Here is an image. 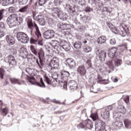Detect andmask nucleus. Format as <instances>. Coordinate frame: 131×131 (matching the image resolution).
Masks as SVG:
<instances>
[{
    "label": "nucleus",
    "instance_id": "obj_1",
    "mask_svg": "<svg viewBox=\"0 0 131 131\" xmlns=\"http://www.w3.org/2000/svg\"><path fill=\"white\" fill-rule=\"evenodd\" d=\"M23 21V18L20 14L12 13L7 18L6 22L10 28L19 26Z\"/></svg>",
    "mask_w": 131,
    "mask_h": 131
},
{
    "label": "nucleus",
    "instance_id": "obj_2",
    "mask_svg": "<svg viewBox=\"0 0 131 131\" xmlns=\"http://www.w3.org/2000/svg\"><path fill=\"white\" fill-rule=\"evenodd\" d=\"M27 25L28 26V29L31 30V33H32V31H33V27H34L36 29L35 35L37 36L38 38L41 37V33L39 31V28L35 23V22H32V20L31 19H28L27 21Z\"/></svg>",
    "mask_w": 131,
    "mask_h": 131
},
{
    "label": "nucleus",
    "instance_id": "obj_3",
    "mask_svg": "<svg viewBox=\"0 0 131 131\" xmlns=\"http://www.w3.org/2000/svg\"><path fill=\"white\" fill-rule=\"evenodd\" d=\"M26 79L31 84H34L35 85H37L40 88H46V84H45V82L42 80V78H40V82L41 84H40L39 82L35 81V78H34V77L27 76L26 77Z\"/></svg>",
    "mask_w": 131,
    "mask_h": 131
},
{
    "label": "nucleus",
    "instance_id": "obj_4",
    "mask_svg": "<svg viewBox=\"0 0 131 131\" xmlns=\"http://www.w3.org/2000/svg\"><path fill=\"white\" fill-rule=\"evenodd\" d=\"M16 37L18 41H20L22 43H27L29 40L28 35L24 32H18L17 33Z\"/></svg>",
    "mask_w": 131,
    "mask_h": 131
},
{
    "label": "nucleus",
    "instance_id": "obj_5",
    "mask_svg": "<svg viewBox=\"0 0 131 131\" xmlns=\"http://www.w3.org/2000/svg\"><path fill=\"white\" fill-rule=\"evenodd\" d=\"M64 89L69 88L71 90H77V83L75 80H70L68 82L63 83Z\"/></svg>",
    "mask_w": 131,
    "mask_h": 131
},
{
    "label": "nucleus",
    "instance_id": "obj_6",
    "mask_svg": "<svg viewBox=\"0 0 131 131\" xmlns=\"http://www.w3.org/2000/svg\"><path fill=\"white\" fill-rule=\"evenodd\" d=\"M66 64L67 67H69L70 69H73L76 67V63L73 59L70 58H68L66 60Z\"/></svg>",
    "mask_w": 131,
    "mask_h": 131
},
{
    "label": "nucleus",
    "instance_id": "obj_7",
    "mask_svg": "<svg viewBox=\"0 0 131 131\" xmlns=\"http://www.w3.org/2000/svg\"><path fill=\"white\" fill-rule=\"evenodd\" d=\"M105 125V122L101 120H99L95 124V130L96 131H105L104 129V126Z\"/></svg>",
    "mask_w": 131,
    "mask_h": 131
},
{
    "label": "nucleus",
    "instance_id": "obj_8",
    "mask_svg": "<svg viewBox=\"0 0 131 131\" xmlns=\"http://www.w3.org/2000/svg\"><path fill=\"white\" fill-rule=\"evenodd\" d=\"M77 72L80 76H84L86 74V69L83 64L79 66L77 69Z\"/></svg>",
    "mask_w": 131,
    "mask_h": 131
},
{
    "label": "nucleus",
    "instance_id": "obj_9",
    "mask_svg": "<svg viewBox=\"0 0 131 131\" xmlns=\"http://www.w3.org/2000/svg\"><path fill=\"white\" fill-rule=\"evenodd\" d=\"M44 38L46 39H50V38H53L55 36V31L54 30H50L45 31L43 34Z\"/></svg>",
    "mask_w": 131,
    "mask_h": 131
},
{
    "label": "nucleus",
    "instance_id": "obj_10",
    "mask_svg": "<svg viewBox=\"0 0 131 131\" xmlns=\"http://www.w3.org/2000/svg\"><path fill=\"white\" fill-rule=\"evenodd\" d=\"M54 16H57L58 18H60L61 20H62L63 21L67 19V15L66 14V13H64L59 10H57L55 12Z\"/></svg>",
    "mask_w": 131,
    "mask_h": 131
},
{
    "label": "nucleus",
    "instance_id": "obj_11",
    "mask_svg": "<svg viewBox=\"0 0 131 131\" xmlns=\"http://www.w3.org/2000/svg\"><path fill=\"white\" fill-rule=\"evenodd\" d=\"M8 61L10 66L15 67L17 65V61L15 59V57L13 55H9L8 57Z\"/></svg>",
    "mask_w": 131,
    "mask_h": 131
},
{
    "label": "nucleus",
    "instance_id": "obj_12",
    "mask_svg": "<svg viewBox=\"0 0 131 131\" xmlns=\"http://www.w3.org/2000/svg\"><path fill=\"white\" fill-rule=\"evenodd\" d=\"M6 40L9 46H13L15 44V38L11 35H7Z\"/></svg>",
    "mask_w": 131,
    "mask_h": 131
},
{
    "label": "nucleus",
    "instance_id": "obj_13",
    "mask_svg": "<svg viewBox=\"0 0 131 131\" xmlns=\"http://www.w3.org/2000/svg\"><path fill=\"white\" fill-rule=\"evenodd\" d=\"M121 30L120 31V35L121 36H122L123 37H124L126 34H129V29L128 28L126 27V28H124L123 27H121Z\"/></svg>",
    "mask_w": 131,
    "mask_h": 131
},
{
    "label": "nucleus",
    "instance_id": "obj_14",
    "mask_svg": "<svg viewBox=\"0 0 131 131\" xmlns=\"http://www.w3.org/2000/svg\"><path fill=\"white\" fill-rule=\"evenodd\" d=\"M117 52V48L113 47L112 49L110 50V52L108 53V57L111 59H113L115 56V54Z\"/></svg>",
    "mask_w": 131,
    "mask_h": 131
},
{
    "label": "nucleus",
    "instance_id": "obj_15",
    "mask_svg": "<svg viewBox=\"0 0 131 131\" xmlns=\"http://www.w3.org/2000/svg\"><path fill=\"white\" fill-rule=\"evenodd\" d=\"M106 52L104 51H101L99 53V56H98V58L100 61H101V62H102V61H105V59H106Z\"/></svg>",
    "mask_w": 131,
    "mask_h": 131
},
{
    "label": "nucleus",
    "instance_id": "obj_16",
    "mask_svg": "<svg viewBox=\"0 0 131 131\" xmlns=\"http://www.w3.org/2000/svg\"><path fill=\"white\" fill-rule=\"evenodd\" d=\"M50 65L51 67L55 66L57 67L59 65V59L58 58H54L53 59H51L50 62Z\"/></svg>",
    "mask_w": 131,
    "mask_h": 131
},
{
    "label": "nucleus",
    "instance_id": "obj_17",
    "mask_svg": "<svg viewBox=\"0 0 131 131\" xmlns=\"http://www.w3.org/2000/svg\"><path fill=\"white\" fill-rule=\"evenodd\" d=\"M2 4V6H8L14 4V0H0V5Z\"/></svg>",
    "mask_w": 131,
    "mask_h": 131
},
{
    "label": "nucleus",
    "instance_id": "obj_18",
    "mask_svg": "<svg viewBox=\"0 0 131 131\" xmlns=\"http://www.w3.org/2000/svg\"><path fill=\"white\" fill-rule=\"evenodd\" d=\"M84 123H85V126L86 128L92 129L93 128V123L91 120L88 119L84 121Z\"/></svg>",
    "mask_w": 131,
    "mask_h": 131
},
{
    "label": "nucleus",
    "instance_id": "obj_19",
    "mask_svg": "<svg viewBox=\"0 0 131 131\" xmlns=\"http://www.w3.org/2000/svg\"><path fill=\"white\" fill-rule=\"evenodd\" d=\"M101 116L104 119H108L110 117V112H109V111L105 109L101 114Z\"/></svg>",
    "mask_w": 131,
    "mask_h": 131
},
{
    "label": "nucleus",
    "instance_id": "obj_20",
    "mask_svg": "<svg viewBox=\"0 0 131 131\" xmlns=\"http://www.w3.org/2000/svg\"><path fill=\"white\" fill-rule=\"evenodd\" d=\"M107 38L104 36H101L97 39V42L99 45H102V43H104L106 42V40Z\"/></svg>",
    "mask_w": 131,
    "mask_h": 131
},
{
    "label": "nucleus",
    "instance_id": "obj_21",
    "mask_svg": "<svg viewBox=\"0 0 131 131\" xmlns=\"http://www.w3.org/2000/svg\"><path fill=\"white\" fill-rule=\"evenodd\" d=\"M20 55L23 56V57H25V58H26L28 56V51H27V49L23 47L20 49Z\"/></svg>",
    "mask_w": 131,
    "mask_h": 131
},
{
    "label": "nucleus",
    "instance_id": "obj_22",
    "mask_svg": "<svg viewBox=\"0 0 131 131\" xmlns=\"http://www.w3.org/2000/svg\"><path fill=\"white\" fill-rule=\"evenodd\" d=\"M38 55L40 65H41V66L42 67V66H43V62H42L41 57H43V56H45V53H43V51H40V52H38Z\"/></svg>",
    "mask_w": 131,
    "mask_h": 131
},
{
    "label": "nucleus",
    "instance_id": "obj_23",
    "mask_svg": "<svg viewBox=\"0 0 131 131\" xmlns=\"http://www.w3.org/2000/svg\"><path fill=\"white\" fill-rule=\"evenodd\" d=\"M118 111L120 113H122V114H124L126 112V110L123 105H120L118 106Z\"/></svg>",
    "mask_w": 131,
    "mask_h": 131
},
{
    "label": "nucleus",
    "instance_id": "obj_24",
    "mask_svg": "<svg viewBox=\"0 0 131 131\" xmlns=\"http://www.w3.org/2000/svg\"><path fill=\"white\" fill-rule=\"evenodd\" d=\"M73 47L76 50H79V49H81V42L77 41L74 43Z\"/></svg>",
    "mask_w": 131,
    "mask_h": 131
},
{
    "label": "nucleus",
    "instance_id": "obj_25",
    "mask_svg": "<svg viewBox=\"0 0 131 131\" xmlns=\"http://www.w3.org/2000/svg\"><path fill=\"white\" fill-rule=\"evenodd\" d=\"M124 123L125 127L127 128H130L131 121L128 119H126L124 120Z\"/></svg>",
    "mask_w": 131,
    "mask_h": 131
},
{
    "label": "nucleus",
    "instance_id": "obj_26",
    "mask_svg": "<svg viewBox=\"0 0 131 131\" xmlns=\"http://www.w3.org/2000/svg\"><path fill=\"white\" fill-rule=\"evenodd\" d=\"M10 81L13 84H16V83H17V84H21V83L20 82V81H19V79L16 78H11Z\"/></svg>",
    "mask_w": 131,
    "mask_h": 131
},
{
    "label": "nucleus",
    "instance_id": "obj_27",
    "mask_svg": "<svg viewBox=\"0 0 131 131\" xmlns=\"http://www.w3.org/2000/svg\"><path fill=\"white\" fill-rule=\"evenodd\" d=\"M59 41L56 40H51L50 42V45H51L52 47L54 48H56V47H58L59 46Z\"/></svg>",
    "mask_w": 131,
    "mask_h": 131
},
{
    "label": "nucleus",
    "instance_id": "obj_28",
    "mask_svg": "<svg viewBox=\"0 0 131 131\" xmlns=\"http://www.w3.org/2000/svg\"><path fill=\"white\" fill-rule=\"evenodd\" d=\"M107 26L109 27V28H111V29H112V32H113V33H115V34H117V30H116V29H113V25L111 23H107Z\"/></svg>",
    "mask_w": 131,
    "mask_h": 131
},
{
    "label": "nucleus",
    "instance_id": "obj_29",
    "mask_svg": "<svg viewBox=\"0 0 131 131\" xmlns=\"http://www.w3.org/2000/svg\"><path fill=\"white\" fill-rule=\"evenodd\" d=\"M122 124H123V123L120 121H117L114 122L113 123V125L115 127H120V126H121V125H122Z\"/></svg>",
    "mask_w": 131,
    "mask_h": 131
},
{
    "label": "nucleus",
    "instance_id": "obj_30",
    "mask_svg": "<svg viewBox=\"0 0 131 131\" xmlns=\"http://www.w3.org/2000/svg\"><path fill=\"white\" fill-rule=\"evenodd\" d=\"M62 49H63V50H64V51H67V52H68V51H70V45L67 42L64 44V46H63Z\"/></svg>",
    "mask_w": 131,
    "mask_h": 131
},
{
    "label": "nucleus",
    "instance_id": "obj_31",
    "mask_svg": "<svg viewBox=\"0 0 131 131\" xmlns=\"http://www.w3.org/2000/svg\"><path fill=\"white\" fill-rule=\"evenodd\" d=\"M61 76L62 77H69V76L70 75V74L69 72H67L66 71H62L60 73Z\"/></svg>",
    "mask_w": 131,
    "mask_h": 131
},
{
    "label": "nucleus",
    "instance_id": "obj_32",
    "mask_svg": "<svg viewBox=\"0 0 131 131\" xmlns=\"http://www.w3.org/2000/svg\"><path fill=\"white\" fill-rule=\"evenodd\" d=\"M6 71H5V69L3 68H0V79H4V76L5 75V73Z\"/></svg>",
    "mask_w": 131,
    "mask_h": 131
},
{
    "label": "nucleus",
    "instance_id": "obj_33",
    "mask_svg": "<svg viewBox=\"0 0 131 131\" xmlns=\"http://www.w3.org/2000/svg\"><path fill=\"white\" fill-rule=\"evenodd\" d=\"M77 128L79 129L84 128L85 129H86L85 123H84V121H83L79 124H78L77 125Z\"/></svg>",
    "mask_w": 131,
    "mask_h": 131
},
{
    "label": "nucleus",
    "instance_id": "obj_34",
    "mask_svg": "<svg viewBox=\"0 0 131 131\" xmlns=\"http://www.w3.org/2000/svg\"><path fill=\"white\" fill-rule=\"evenodd\" d=\"M30 50L31 52L34 54V55H35V56L37 55V51H36V49H35V48L34 46L31 45L30 46Z\"/></svg>",
    "mask_w": 131,
    "mask_h": 131
},
{
    "label": "nucleus",
    "instance_id": "obj_35",
    "mask_svg": "<svg viewBox=\"0 0 131 131\" xmlns=\"http://www.w3.org/2000/svg\"><path fill=\"white\" fill-rule=\"evenodd\" d=\"M28 9V6H24L21 8L20 9H19L18 11L20 12V13H25V12H27Z\"/></svg>",
    "mask_w": 131,
    "mask_h": 131
},
{
    "label": "nucleus",
    "instance_id": "obj_36",
    "mask_svg": "<svg viewBox=\"0 0 131 131\" xmlns=\"http://www.w3.org/2000/svg\"><path fill=\"white\" fill-rule=\"evenodd\" d=\"M90 117H91V118H92L93 120L94 121H95V120H97V119H98V118H99V117H98V114H92L90 116Z\"/></svg>",
    "mask_w": 131,
    "mask_h": 131
},
{
    "label": "nucleus",
    "instance_id": "obj_37",
    "mask_svg": "<svg viewBox=\"0 0 131 131\" xmlns=\"http://www.w3.org/2000/svg\"><path fill=\"white\" fill-rule=\"evenodd\" d=\"M122 61L121 59H116L115 60V65L116 66V67H118V66H120V65L121 64V62Z\"/></svg>",
    "mask_w": 131,
    "mask_h": 131
},
{
    "label": "nucleus",
    "instance_id": "obj_38",
    "mask_svg": "<svg viewBox=\"0 0 131 131\" xmlns=\"http://www.w3.org/2000/svg\"><path fill=\"white\" fill-rule=\"evenodd\" d=\"M1 110H2V112L3 114H4V116H6L8 115V114L9 113H8L9 111L8 110V108H7V107L2 109Z\"/></svg>",
    "mask_w": 131,
    "mask_h": 131
},
{
    "label": "nucleus",
    "instance_id": "obj_39",
    "mask_svg": "<svg viewBox=\"0 0 131 131\" xmlns=\"http://www.w3.org/2000/svg\"><path fill=\"white\" fill-rule=\"evenodd\" d=\"M5 13H6V10L1 9L0 10V21L4 18V15H5Z\"/></svg>",
    "mask_w": 131,
    "mask_h": 131
},
{
    "label": "nucleus",
    "instance_id": "obj_40",
    "mask_svg": "<svg viewBox=\"0 0 131 131\" xmlns=\"http://www.w3.org/2000/svg\"><path fill=\"white\" fill-rule=\"evenodd\" d=\"M46 4V1L45 0H39L37 3L36 5L37 6H43Z\"/></svg>",
    "mask_w": 131,
    "mask_h": 131
},
{
    "label": "nucleus",
    "instance_id": "obj_41",
    "mask_svg": "<svg viewBox=\"0 0 131 131\" xmlns=\"http://www.w3.org/2000/svg\"><path fill=\"white\" fill-rule=\"evenodd\" d=\"M107 65L109 66V67L111 68V69H114V65H113V63L112 62V61L110 60L106 62Z\"/></svg>",
    "mask_w": 131,
    "mask_h": 131
},
{
    "label": "nucleus",
    "instance_id": "obj_42",
    "mask_svg": "<svg viewBox=\"0 0 131 131\" xmlns=\"http://www.w3.org/2000/svg\"><path fill=\"white\" fill-rule=\"evenodd\" d=\"M30 42L32 45H36L37 43V40L31 37L30 39Z\"/></svg>",
    "mask_w": 131,
    "mask_h": 131
},
{
    "label": "nucleus",
    "instance_id": "obj_43",
    "mask_svg": "<svg viewBox=\"0 0 131 131\" xmlns=\"http://www.w3.org/2000/svg\"><path fill=\"white\" fill-rule=\"evenodd\" d=\"M58 26H59V28H60V29L65 30L66 29V26H67V25H64L63 23H60L58 24Z\"/></svg>",
    "mask_w": 131,
    "mask_h": 131
},
{
    "label": "nucleus",
    "instance_id": "obj_44",
    "mask_svg": "<svg viewBox=\"0 0 131 131\" xmlns=\"http://www.w3.org/2000/svg\"><path fill=\"white\" fill-rule=\"evenodd\" d=\"M56 81L57 82H59V83H62L61 85H63V88H64V82H67L66 81H64V80L62 78H61L60 80L56 79Z\"/></svg>",
    "mask_w": 131,
    "mask_h": 131
},
{
    "label": "nucleus",
    "instance_id": "obj_45",
    "mask_svg": "<svg viewBox=\"0 0 131 131\" xmlns=\"http://www.w3.org/2000/svg\"><path fill=\"white\" fill-rule=\"evenodd\" d=\"M84 11L86 12V13H90V12L93 11V9L91 8V7H90V6H87L85 8Z\"/></svg>",
    "mask_w": 131,
    "mask_h": 131
},
{
    "label": "nucleus",
    "instance_id": "obj_46",
    "mask_svg": "<svg viewBox=\"0 0 131 131\" xmlns=\"http://www.w3.org/2000/svg\"><path fill=\"white\" fill-rule=\"evenodd\" d=\"M38 22L39 24L41 25V26H45V25H46V20H45L44 18L41 19Z\"/></svg>",
    "mask_w": 131,
    "mask_h": 131
},
{
    "label": "nucleus",
    "instance_id": "obj_47",
    "mask_svg": "<svg viewBox=\"0 0 131 131\" xmlns=\"http://www.w3.org/2000/svg\"><path fill=\"white\" fill-rule=\"evenodd\" d=\"M77 2L81 6H84L85 5V1L84 0H78Z\"/></svg>",
    "mask_w": 131,
    "mask_h": 131
},
{
    "label": "nucleus",
    "instance_id": "obj_48",
    "mask_svg": "<svg viewBox=\"0 0 131 131\" xmlns=\"http://www.w3.org/2000/svg\"><path fill=\"white\" fill-rule=\"evenodd\" d=\"M84 51L85 53H90L92 51V48L90 47H87L84 48Z\"/></svg>",
    "mask_w": 131,
    "mask_h": 131
},
{
    "label": "nucleus",
    "instance_id": "obj_49",
    "mask_svg": "<svg viewBox=\"0 0 131 131\" xmlns=\"http://www.w3.org/2000/svg\"><path fill=\"white\" fill-rule=\"evenodd\" d=\"M65 43H67V42H66L64 40H61L60 41L59 45L60 47L62 48L63 46H65Z\"/></svg>",
    "mask_w": 131,
    "mask_h": 131
},
{
    "label": "nucleus",
    "instance_id": "obj_50",
    "mask_svg": "<svg viewBox=\"0 0 131 131\" xmlns=\"http://www.w3.org/2000/svg\"><path fill=\"white\" fill-rule=\"evenodd\" d=\"M45 80L47 83L48 84H51V82H52V81L51 80V79H50V78H49V77L45 76Z\"/></svg>",
    "mask_w": 131,
    "mask_h": 131
},
{
    "label": "nucleus",
    "instance_id": "obj_51",
    "mask_svg": "<svg viewBox=\"0 0 131 131\" xmlns=\"http://www.w3.org/2000/svg\"><path fill=\"white\" fill-rule=\"evenodd\" d=\"M97 79L98 80L97 81V82L98 83L101 82V81H106V80H107L106 79H102V77H101L100 75L97 76Z\"/></svg>",
    "mask_w": 131,
    "mask_h": 131
},
{
    "label": "nucleus",
    "instance_id": "obj_52",
    "mask_svg": "<svg viewBox=\"0 0 131 131\" xmlns=\"http://www.w3.org/2000/svg\"><path fill=\"white\" fill-rule=\"evenodd\" d=\"M36 19H37V21L39 22V21H40V20H42V19H43V16L39 14L37 16H36Z\"/></svg>",
    "mask_w": 131,
    "mask_h": 131
},
{
    "label": "nucleus",
    "instance_id": "obj_53",
    "mask_svg": "<svg viewBox=\"0 0 131 131\" xmlns=\"http://www.w3.org/2000/svg\"><path fill=\"white\" fill-rule=\"evenodd\" d=\"M103 128L104 129V131H111V128L110 127V126L107 125H104Z\"/></svg>",
    "mask_w": 131,
    "mask_h": 131
},
{
    "label": "nucleus",
    "instance_id": "obj_54",
    "mask_svg": "<svg viewBox=\"0 0 131 131\" xmlns=\"http://www.w3.org/2000/svg\"><path fill=\"white\" fill-rule=\"evenodd\" d=\"M8 11L10 13H15V12H16V9L15 8L11 7L9 8Z\"/></svg>",
    "mask_w": 131,
    "mask_h": 131
},
{
    "label": "nucleus",
    "instance_id": "obj_55",
    "mask_svg": "<svg viewBox=\"0 0 131 131\" xmlns=\"http://www.w3.org/2000/svg\"><path fill=\"white\" fill-rule=\"evenodd\" d=\"M54 3L55 6H60L62 2L60 0H54Z\"/></svg>",
    "mask_w": 131,
    "mask_h": 131
},
{
    "label": "nucleus",
    "instance_id": "obj_56",
    "mask_svg": "<svg viewBox=\"0 0 131 131\" xmlns=\"http://www.w3.org/2000/svg\"><path fill=\"white\" fill-rule=\"evenodd\" d=\"M110 43L112 46H114L116 43V40L115 38H112L110 40Z\"/></svg>",
    "mask_w": 131,
    "mask_h": 131
},
{
    "label": "nucleus",
    "instance_id": "obj_57",
    "mask_svg": "<svg viewBox=\"0 0 131 131\" xmlns=\"http://www.w3.org/2000/svg\"><path fill=\"white\" fill-rule=\"evenodd\" d=\"M86 64H87V65H88L89 67L90 68H91V67H92V61L91 60H88L86 61Z\"/></svg>",
    "mask_w": 131,
    "mask_h": 131
},
{
    "label": "nucleus",
    "instance_id": "obj_58",
    "mask_svg": "<svg viewBox=\"0 0 131 131\" xmlns=\"http://www.w3.org/2000/svg\"><path fill=\"white\" fill-rule=\"evenodd\" d=\"M124 101L125 103H128L129 102V96H126L124 99Z\"/></svg>",
    "mask_w": 131,
    "mask_h": 131
},
{
    "label": "nucleus",
    "instance_id": "obj_59",
    "mask_svg": "<svg viewBox=\"0 0 131 131\" xmlns=\"http://www.w3.org/2000/svg\"><path fill=\"white\" fill-rule=\"evenodd\" d=\"M113 106L112 105H109L107 107V108L105 110H107V111H111V110H113Z\"/></svg>",
    "mask_w": 131,
    "mask_h": 131
},
{
    "label": "nucleus",
    "instance_id": "obj_60",
    "mask_svg": "<svg viewBox=\"0 0 131 131\" xmlns=\"http://www.w3.org/2000/svg\"><path fill=\"white\" fill-rule=\"evenodd\" d=\"M3 28H5V24L3 22L0 23V30L3 29Z\"/></svg>",
    "mask_w": 131,
    "mask_h": 131
},
{
    "label": "nucleus",
    "instance_id": "obj_61",
    "mask_svg": "<svg viewBox=\"0 0 131 131\" xmlns=\"http://www.w3.org/2000/svg\"><path fill=\"white\" fill-rule=\"evenodd\" d=\"M97 5L98 6L99 8H101V7H103L104 6L103 3H102V2H101L100 0L99 3Z\"/></svg>",
    "mask_w": 131,
    "mask_h": 131
},
{
    "label": "nucleus",
    "instance_id": "obj_62",
    "mask_svg": "<svg viewBox=\"0 0 131 131\" xmlns=\"http://www.w3.org/2000/svg\"><path fill=\"white\" fill-rule=\"evenodd\" d=\"M92 2L93 4H95V5H98V3L99 2H100V0H92Z\"/></svg>",
    "mask_w": 131,
    "mask_h": 131
},
{
    "label": "nucleus",
    "instance_id": "obj_63",
    "mask_svg": "<svg viewBox=\"0 0 131 131\" xmlns=\"http://www.w3.org/2000/svg\"><path fill=\"white\" fill-rule=\"evenodd\" d=\"M39 46H43L42 44V40L37 41V43Z\"/></svg>",
    "mask_w": 131,
    "mask_h": 131
},
{
    "label": "nucleus",
    "instance_id": "obj_64",
    "mask_svg": "<svg viewBox=\"0 0 131 131\" xmlns=\"http://www.w3.org/2000/svg\"><path fill=\"white\" fill-rule=\"evenodd\" d=\"M103 11L104 12H109V9H108V7H103Z\"/></svg>",
    "mask_w": 131,
    "mask_h": 131
}]
</instances>
